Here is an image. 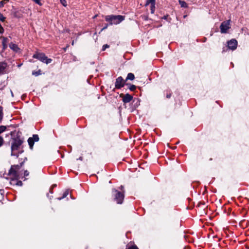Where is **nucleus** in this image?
Segmentation results:
<instances>
[{"label":"nucleus","mask_w":249,"mask_h":249,"mask_svg":"<svg viewBox=\"0 0 249 249\" xmlns=\"http://www.w3.org/2000/svg\"><path fill=\"white\" fill-rule=\"evenodd\" d=\"M5 19V18L2 15V14H0V20L1 21H4Z\"/></svg>","instance_id":"b1692460"},{"label":"nucleus","mask_w":249,"mask_h":249,"mask_svg":"<svg viewBox=\"0 0 249 249\" xmlns=\"http://www.w3.org/2000/svg\"><path fill=\"white\" fill-rule=\"evenodd\" d=\"M124 19V17L122 15H107L105 17V20L109 22V25L118 24Z\"/></svg>","instance_id":"f03ea898"},{"label":"nucleus","mask_w":249,"mask_h":249,"mask_svg":"<svg viewBox=\"0 0 249 249\" xmlns=\"http://www.w3.org/2000/svg\"><path fill=\"white\" fill-rule=\"evenodd\" d=\"M71 44H72V45H74V41H73L72 42Z\"/></svg>","instance_id":"f704fd0d"},{"label":"nucleus","mask_w":249,"mask_h":249,"mask_svg":"<svg viewBox=\"0 0 249 249\" xmlns=\"http://www.w3.org/2000/svg\"><path fill=\"white\" fill-rule=\"evenodd\" d=\"M2 39V44L3 46V49L5 50L7 48V42H8V39L6 37L1 36L0 37Z\"/></svg>","instance_id":"ddd939ff"},{"label":"nucleus","mask_w":249,"mask_h":249,"mask_svg":"<svg viewBox=\"0 0 249 249\" xmlns=\"http://www.w3.org/2000/svg\"><path fill=\"white\" fill-rule=\"evenodd\" d=\"M7 67V64L5 62H0V74L3 73Z\"/></svg>","instance_id":"9b49d317"},{"label":"nucleus","mask_w":249,"mask_h":249,"mask_svg":"<svg viewBox=\"0 0 249 249\" xmlns=\"http://www.w3.org/2000/svg\"><path fill=\"white\" fill-rule=\"evenodd\" d=\"M29 175V173L27 170H25L24 173V176H28Z\"/></svg>","instance_id":"c756f323"},{"label":"nucleus","mask_w":249,"mask_h":249,"mask_svg":"<svg viewBox=\"0 0 249 249\" xmlns=\"http://www.w3.org/2000/svg\"><path fill=\"white\" fill-rule=\"evenodd\" d=\"M39 137L37 135L35 134L33 135L32 137H30L28 139V142L31 149H32L35 142L39 141Z\"/></svg>","instance_id":"6e6552de"},{"label":"nucleus","mask_w":249,"mask_h":249,"mask_svg":"<svg viewBox=\"0 0 249 249\" xmlns=\"http://www.w3.org/2000/svg\"><path fill=\"white\" fill-rule=\"evenodd\" d=\"M79 159L80 160H82V157H80V158H79Z\"/></svg>","instance_id":"e433bc0d"},{"label":"nucleus","mask_w":249,"mask_h":249,"mask_svg":"<svg viewBox=\"0 0 249 249\" xmlns=\"http://www.w3.org/2000/svg\"><path fill=\"white\" fill-rule=\"evenodd\" d=\"M135 78V76L133 73H129L127 74V76L126 77V78L125 79V81H127L128 80H133Z\"/></svg>","instance_id":"4468645a"},{"label":"nucleus","mask_w":249,"mask_h":249,"mask_svg":"<svg viewBox=\"0 0 249 249\" xmlns=\"http://www.w3.org/2000/svg\"><path fill=\"white\" fill-rule=\"evenodd\" d=\"M21 65H22V64H20L18 65V67H20V66H21Z\"/></svg>","instance_id":"72a5a7b5"},{"label":"nucleus","mask_w":249,"mask_h":249,"mask_svg":"<svg viewBox=\"0 0 249 249\" xmlns=\"http://www.w3.org/2000/svg\"><path fill=\"white\" fill-rule=\"evenodd\" d=\"M3 107L0 106V123L1 122L3 119Z\"/></svg>","instance_id":"2eb2a0df"},{"label":"nucleus","mask_w":249,"mask_h":249,"mask_svg":"<svg viewBox=\"0 0 249 249\" xmlns=\"http://www.w3.org/2000/svg\"><path fill=\"white\" fill-rule=\"evenodd\" d=\"M120 188H121V189H123V186H121Z\"/></svg>","instance_id":"c9c22d12"},{"label":"nucleus","mask_w":249,"mask_h":249,"mask_svg":"<svg viewBox=\"0 0 249 249\" xmlns=\"http://www.w3.org/2000/svg\"><path fill=\"white\" fill-rule=\"evenodd\" d=\"M237 46V41L234 39H232L228 42V48L232 50L236 49Z\"/></svg>","instance_id":"1a4fd4ad"},{"label":"nucleus","mask_w":249,"mask_h":249,"mask_svg":"<svg viewBox=\"0 0 249 249\" xmlns=\"http://www.w3.org/2000/svg\"><path fill=\"white\" fill-rule=\"evenodd\" d=\"M108 27V24H106L103 28V29H102V31L107 29Z\"/></svg>","instance_id":"2f4dec72"},{"label":"nucleus","mask_w":249,"mask_h":249,"mask_svg":"<svg viewBox=\"0 0 249 249\" xmlns=\"http://www.w3.org/2000/svg\"><path fill=\"white\" fill-rule=\"evenodd\" d=\"M155 10V5L154 4H151V12L152 14H153L154 13Z\"/></svg>","instance_id":"5701e85b"},{"label":"nucleus","mask_w":249,"mask_h":249,"mask_svg":"<svg viewBox=\"0 0 249 249\" xmlns=\"http://www.w3.org/2000/svg\"><path fill=\"white\" fill-rule=\"evenodd\" d=\"M133 99L132 96L129 94L128 93H127L124 95L123 98V101L124 103H127L130 102Z\"/></svg>","instance_id":"9d476101"},{"label":"nucleus","mask_w":249,"mask_h":249,"mask_svg":"<svg viewBox=\"0 0 249 249\" xmlns=\"http://www.w3.org/2000/svg\"><path fill=\"white\" fill-rule=\"evenodd\" d=\"M163 18H164V19H166V16H164V17H163Z\"/></svg>","instance_id":"4c0bfd02"},{"label":"nucleus","mask_w":249,"mask_h":249,"mask_svg":"<svg viewBox=\"0 0 249 249\" xmlns=\"http://www.w3.org/2000/svg\"><path fill=\"white\" fill-rule=\"evenodd\" d=\"M112 192L114 194V199L117 201V203L122 204L124 198V194L115 189H113Z\"/></svg>","instance_id":"39448f33"},{"label":"nucleus","mask_w":249,"mask_h":249,"mask_svg":"<svg viewBox=\"0 0 249 249\" xmlns=\"http://www.w3.org/2000/svg\"><path fill=\"white\" fill-rule=\"evenodd\" d=\"M16 185H17L18 186H22V182L21 181H18L17 183H16Z\"/></svg>","instance_id":"cd10ccee"},{"label":"nucleus","mask_w":249,"mask_h":249,"mask_svg":"<svg viewBox=\"0 0 249 249\" xmlns=\"http://www.w3.org/2000/svg\"><path fill=\"white\" fill-rule=\"evenodd\" d=\"M23 142V140L20 138L19 136H17L16 137L12 139V142L11 144V154L12 156H16L18 157V154L15 153V151L18 150L20 146Z\"/></svg>","instance_id":"f257e3e1"},{"label":"nucleus","mask_w":249,"mask_h":249,"mask_svg":"<svg viewBox=\"0 0 249 249\" xmlns=\"http://www.w3.org/2000/svg\"><path fill=\"white\" fill-rule=\"evenodd\" d=\"M23 163H21L20 165H12L9 171V175H13L16 178L18 177V171L20 169Z\"/></svg>","instance_id":"20e7f679"},{"label":"nucleus","mask_w":249,"mask_h":249,"mask_svg":"<svg viewBox=\"0 0 249 249\" xmlns=\"http://www.w3.org/2000/svg\"><path fill=\"white\" fill-rule=\"evenodd\" d=\"M6 129V127L4 125L0 126V134L5 131Z\"/></svg>","instance_id":"412c9836"},{"label":"nucleus","mask_w":249,"mask_h":249,"mask_svg":"<svg viewBox=\"0 0 249 249\" xmlns=\"http://www.w3.org/2000/svg\"><path fill=\"white\" fill-rule=\"evenodd\" d=\"M125 80H124L122 77L120 76L116 79L115 81V88L116 89H121L123 87L125 83Z\"/></svg>","instance_id":"0eeeda50"},{"label":"nucleus","mask_w":249,"mask_h":249,"mask_svg":"<svg viewBox=\"0 0 249 249\" xmlns=\"http://www.w3.org/2000/svg\"><path fill=\"white\" fill-rule=\"evenodd\" d=\"M128 249H138V248L136 246H134L129 247Z\"/></svg>","instance_id":"7c9ffc66"},{"label":"nucleus","mask_w":249,"mask_h":249,"mask_svg":"<svg viewBox=\"0 0 249 249\" xmlns=\"http://www.w3.org/2000/svg\"><path fill=\"white\" fill-rule=\"evenodd\" d=\"M179 3L181 7H184V8L187 7V3L184 1L179 0Z\"/></svg>","instance_id":"dca6fc26"},{"label":"nucleus","mask_w":249,"mask_h":249,"mask_svg":"<svg viewBox=\"0 0 249 249\" xmlns=\"http://www.w3.org/2000/svg\"><path fill=\"white\" fill-rule=\"evenodd\" d=\"M155 0H147L146 3H145V5L147 6L148 4H149L150 3H151V4L155 5Z\"/></svg>","instance_id":"a211bd4d"},{"label":"nucleus","mask_w":249,"mask_h":249,"mask_svg":"<svg viewBox=\"0 0 249 249\" xmlns=\"http://www.w3.org/2000/svg\"><path fill=\"white\" fill-rule=\"evenodd\" d=\"M32 74L35 76H38L40 74H41V71L39 70L37 71H33L32 72Z\"/></svg>","instance_id":"4be33fe9"},{"label":"nucleus","mask_w":249,"mask_h":249,"mask_svg":"<svg viewBox=\"0 0 249 249\" xmlns=\"http://www.w3.org/2000/svg\"><path fill=\"white\" fill-rule=\"evenodd\" d=\"M4 32V29L0 24V33L2 34Z\"/></svg>","instance_id":"c85d7f7f"},{"label":"nucleus","mask_w":249,"mask_h":249,"mask_svg":"<svg viewBox=\"0 0 249 249\" xmlns=\"http://www.w3.org/2000/svg\"><path fill=\"white\" fill-rule=\"evenodd\" d=\"M68 194H69V191L68 190H67L64 193L63 196L61 198H58V199L61 200L63 198H65L68 195Z\"/></svg>","instance_id":"aec40b11"},{"label":"nucleus","mask_w":249,"mask_h":249,"mask_svg":"<svg viewBox=\"0 0 249 249\" xmlns=\"http://www.w3.org/2000/svg\"><path fill=\"white\" fill-rule=\"evenodd\" d=\"M126 85H129L128 88L131 91H134L136 89V87L134 85H129L128 84H126Z\"/></svg>","instance_id":"f3484780"},{"label":"nucleus","mask_w":249,"mask_h":249,"mask_svg":"<svg viewBox=\"0 0 249 249\" xmlns=\"http://www.w3.org/2000/svg\"><path fill=\"white\" fill-rule=\"evenodd\" d=\"M107 48H109V45H108L107 44L103 45L102 48V51H105L106 49Z\"/></svg>","instance_id":"a878e982"},{"label":"nucleus","mask_w":249,"mask_h":249,"mask_svg":"<svg viewBox=\"0 0 249 249\" xmlns=\"http://www.w3.org/2000/svg\"><path fill=\"white\" fill-rule=\"evenodd\" d=\"M9 1V0H3L0 1V8H1L3 6L4 4L6 3Z\"/></svg>","instance_id":"6ab92c4d"},{"label":"nucleus","mask_w":249,"mask_h":249,"mask_svg":"<svg viewBox=\"0 0 249 249\" xmlns=\"http://www.w3.org/2000/svg\"><path fill=\"white\" fill-rule=\"evenodd\" d=\"M230 20H228L223 22L220 25V32L221 33H227L228 30L231 28Z\"/></svg>","instance_id":"423d86ee"},{"label":"nucleus","mask_w":249,"mask_h":249,"mask_svg":"<svg viewBox=\"0 0 249 249\" xmlns=\"http://www.w3.org/2000/svg\"><path fill=\"white\" fill-rule=\"evenodd\" d=\"M33 57L38 59L43 63H46V64L51 63L52 62V59L48 58L43 53H37L34 54Z\"/></svg>","instance_id":"7ed1b4c3"},{"label":"nucleus","mask_w":249,"mask_h":249,"mask_svg":"<svg viewBox=\"0 0 249 249\" xmlns=\"http://www.w3.org/2000/svg\"><path fill=\"white\" fill-rule=\"evenodd\" d=\"M60 1H61L62 0H60Z\"/></svg>","instance_id":"58836bf2"},{"label":"nucleus","mask_w":249,"mask_h":249,"mask_svg":"<svg viewBox=\"0 0 249 249\" xmlns=\"http://www.w3.org/2000/svg\"><path fill=\"white\" fill-rule=\"evenodd\" d=\"M171 93L167 94L166 95V97H167V98H170L171 97Z\"/></svg>","instance_id":"473e14b6"},{"label":"nucleus","mask_w":249,"mask_h":249,"mask_svg":"<svg viewBox=\"0 0 249 249\" xmlns=\"http://www.w3.org/2000/svg\"><path fill=\"white\" fill-rule=\"evenodd\" d=\"M9 47L11 49L16 52H17L19 50L18 45L13 43H10L9 44Z\"/></svg>","instance_id":"f8f14e48"},{"label":"nucleus","mask_w":249,"mask_h":249,"mask_svg":"<svg viewBox=\"0 0 249 249\" xmlns=\"http://www.w3.org/2000/svg\"><path fill=\"white\" fill-rule=\"evenodd\" d=\"M60 2L64 6H66L67 4L66 0H62Z\"/></svg>","instance_id":"bb28decb"},{"label":"nucleus","mask_w":249,"mask_h":249,"mask_svg":"<svg viewBox=\"0 0 249 249\" xmlns=\"http://www.w3.org/2000/svg\"><path fill=\"white\" fill-rule=\"evenodd\" d=\"M3 139L2 137L0 136V147L2 145L3 143Z\"/></svg>","instance_id":"393cba45"}]
</instances>
